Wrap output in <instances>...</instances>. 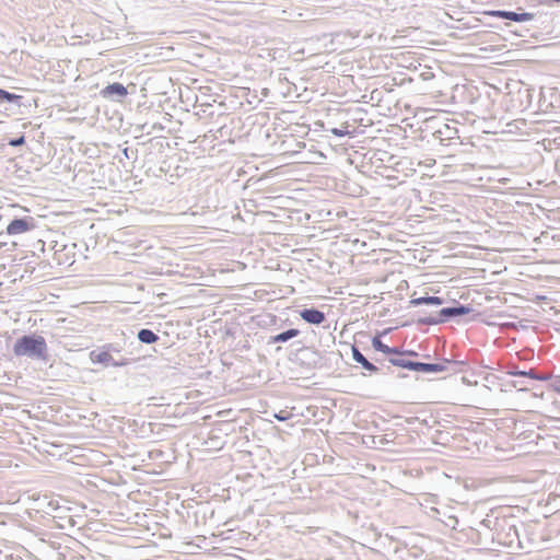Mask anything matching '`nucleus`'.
I'll list each match as a JSON object with an SVG mask.
<instances>
[{
  "label": "nucleus",
  "instance_id": "f257e3e1",
  "mask_svg": "<svg viewBox=\"0 0 560 560\" xmlns=\"http://www.w3.org/2000/svg\"><path fill=\"white\" fill-rule=\"evenodd\" d=\"M47 351V345L42 336H23L18 339L13 352L18 357L30 355L43 358Z\"/></svg>",
  "mask_w": 560,
  "mask_h": 560
},
{
  "label": "nucleus",
  "instance_id": "f03ea898",
  "mask_svg": "<svg viewBox=\"0 0 560 560\" xmlns=\"http://www.w3.org/2000/svg\"><path fill=\"white\" fill-rule=\"evenodd\" d=\"M34 228H35L34 219L28 217V218L12 220L8 224L5 232L8 235H19V234H24L26 232H30Z\"/></svg>",
  "mask_w": 560,
  "mask_h": 560
},
{
  "label": "nucleus",
  "instance_id": "7ed1b4c3",
  "mask_svg": "<svg viewBox=\"0 0 560 560\" xmlns=\"http://www.w3.org/2000/svg\"><path fill=\"white\" fill-rule=\"evenodd\" d=\"M487 15L494 16V18H501V19H508L514 22H526L534 19V14L530 12H524V13H516L511 11H501V10H492L487 11Z\"/></svg>",
  "mask_w": 560,
  "mask_h": 560
},
{
  "label": "nucleus",
  "instance_id": "20e7f679",
  "mask_svg": "<svg viewBox=\"0 0 560 560\" xmlns=\"http://www.w3.org/2000/svg\"><path fill=\"white\" fill-rule=\"evenodd\" d=\"M127 94V88L121 83L109 84L101 91V95L105 98H109L114 95H117L118 97H125Z\"/></svg>",
  "mask_w": 560,
  "mask_h": 560
},
{
  "label": "nucleus",
  "instance_id": "39448f33",
  "mask_svg": "<svg viewBox=\"0 0 560 560\" xmlns=\"http://www.w3.org/2000/svg\"><path fill=\"white\" fill-rule=\"evenodd\" d=\"M300 315L305 322H307L310 324L319 325L325 320V314L323 312H320L318 310H314V308L303 310L300 313Z\"/></svg>",
  "mask_w": 560,
  "mask_h": 560
},
{
  "label": "nucleus",
  "instance_id": "423d86ee",
  "mask_svg": "<svg viewBox=\"0 0 560 560\" xmlns=\"http://www.w3.org/2000/svg\"><path fill=\"white\" fill-rule=\"evenodd\" d=\"M91 361L93 363H102L108 365L112 363L113 357L106 350H94L90 353Z\"/></svg>",
  "mask_w": 560,
  "mask_h": 560
},
{
  "label": "nucleus",
  "instance_id": "0eeeda50",
  "mask_svg": "<svg viewBox=\"0 0 560 560\" xmlns=\"http://www.w3.org/2000/svg\"><path fill=\"white\" fill-rule=\"evenodd\" d=\"M413 371H422V372H442L444 366L441 364H429L421 362H413L412 364Z\"/></svg>",
  "mask_w": 560,
  "mask_h": 560
},
{
  "label": "nucleus",
  "instance_id": "6e6552de",
  "mask_svg": "<svg viewBox=\"0 0 560 560\" xmlns=\"http://www.w3.org/2000/svg\"><path fill=\"white\" fill-rule=\"evenodd\" d=\"M372 346L375 350L381 351L385 354H392V353L400 354V352L397 349L390 348L387 345L383 343L378 337H374L372 339Z\"/></svg>",
  "mask_w": 560,
  "mask_h": 560
},
{
  "label": "nucleus",
  "instance_id": "1a4fd4ad",
  "mask_svg": "<svg viewBox=\"0 0 560 560\" xmlns=\"http://www.w3.org/2000/svg\"><path fill=\"white\" fill-rule=\"evenodd\" d=\"M470 312L469 307L458 306V307H446L441 311V314L444 316H459L465 315Z\"/></svg>",
  "mask_w": 560,
  "mask_h": 560
},
{
  "label": "nucleus",
  "instance_id": "9d476101",
  "mask_svg": "<svg viewBox=\"0 0 560 560\" xmlns=\"http://www.w3.org/2000/svg\"><path fill=\"white\" fill-rule=\"evenodd\" d=\"M415 305H421V304H431V305H441L443 303V300L439 296H423L413 299L411 301Z\"/></svg>",
  "mask_w": 560,
  "mask_h": 560
},
{
  "label": "nucleus",
  "instance_id": "9b49d317",
  "mask_svg": "<svg viewBox=\"0 0 560 560\" xmlns=\"http://www.w3.org/2000/svg\"><path fill=\"white\" fill-rule=\"evenodd\" d=\"M138 338L143 343H153L158 340V336L150 329H141L138 332Z\"/></svg>",
  "mask_w": 560,
  "mask_h": 560
},
{
  "label": "nucleus",
  "instance_id": "f8f14e48",
  "mask_svg": "<svg viewBox=\"0 0 560 560\" xmlns=\"http://www.w3.org/2000/svg\"><path fill=\"white\" fill-rule=\"evenodd\" d=\"M299 335V330L298 329H289L287 331H283L279 335H276L272 340L275 342H284L293 337H296Z\"/></svg>",
  "mask_w": 560,
  "mask_h": 560
},
{
  "label": "nucleus",
  "instance_id": "ddd939ff",
  "mask_svg": "<svg viewBox=\"0 0 560 560\" xmlns=\"http://www.w3.org/2000/svg\"><path fill=\"white\" fill-rule=\"evenodd\" d=\"M389 362L393 365L412 370L413 362H411V361H407L405 359H395V358H393V359H389Z\"/></svg>",
  "mask_w": 560,
  "mask_h": 560
},
{
  "label": "nucleus",
  "instance_id": "4468645a",
  "mask_svg": "<svg viewBox=\"0 0 560 560\" xmlns=\"http://www.w3.org/2000/svg\"><path fill=\"white\" fill-rule=\"evenodd\" d=\"M19 97H20L19 95L9 93L8 91L0 89V101L12 102Z\"/></svg>",
  "mask_w": 560,
  "mask_h": 560
},
{
  "label": "nucleus",
  "instance_id": "2eb2a0df",
  "mask_svg": "<svg viewBox=\"0 0 560 560\" xmlns=\"http://www.w3.org/2000/svg\"><path fill=\"white\" fill-rule=\"evenodd\" d=\"M352 357L360 364L366 361V358L355 347L352 348Z\"/></svg>",
  "mask_w": 560,
  "mask_h": 560
},
{
  "label": "nucleus",
  "instance_id": "dca6fc26",
  "mask_svg": "<svg viewBox=\"0 0 560 560\" xmlns=\"http://www.w3.org/2000/svg\"><path fill=\"white\" fill-rule=\"evenodd\" d=\"M512 374L513 375L527 376V377L535 378V380H545V377L536 376L534 374L533 370H529L528 372H526V371L513 372Z\"/></svg>",
  "mask_w": 560,
  "mask_h": 560
},
{
  "label": "nucleus",
  "instance_id": "f3484780",
  "mask_svg": "<svg viewBox=\"0 0 560 560\" xmlns=\"http://www.w3.org/2000/svg\"><path fill=\"white\" fill-rule=\"evenodd\" d=\"M365 370L370 371V372H377V368L371 363L370 361H364L362 364H361Z\"/></svg>",
  "mask_w": 560,
  "mask_h": 560
},
{
  "label": "nucleus",
  "instance_id": "a211bd4d",
  "mask_svg": "<svg viewBox=\"0 0 560 560\" xmlns=\"http://www.w3.org/2000/svg\"><path fill=\"white\" fill-rule=\"evenodd\" d=\"M24 142H25V138H24V136H21V137H20V138H18V139H13V140H11V141L9 142V144H10V145H12V147H19V145L24 144Z\"/></svg>",
  "mask_w": 560,
  "mask_h": 560
},
{
  "label": "nucleus",
  "instance_id": "6ab92c4d",
  "mask_svg": "<svg viewBox=\"0 0 560 560\" xmlns=\"http://www.w3.org/2000/svg\"><path fill=\"white\" fill-rule=\"evenodd\" d=\"M334 133L337 135V136H342V132L340 130H337V129L334 130Z\"/></svg>",
  "mask_w": 560,
  "mask_h": 560
},
{
  "label": "nucleus",
  "instance_id": "aec40b11",
  "mask_svg": "<svg viewBox=\"0 0 560 560\" xmlns=\"http://www.w3.org/2000/svg\"><path fill=\"white\" fill-rule=\"evenodd\" d=\"M550 2H557V3H560V0H550Z\"/></svg>",
  "mask_w": 560,
  "mask_h": 560
},
{
  "label": "nucleus",
  "instance_id": "412c9836",
  "mask_svg": "<svg viewBox=\"0 0 560 560\" xmlns=\"http://www.w3.org/2000/svg\"><path fill=\"white\" fill-rule=\"evenodd\" d=\"M559 393H560V389H559Z\"/></svg>",
  "mask_w": 560,
  "mask_h": 560
}]
</instances>
